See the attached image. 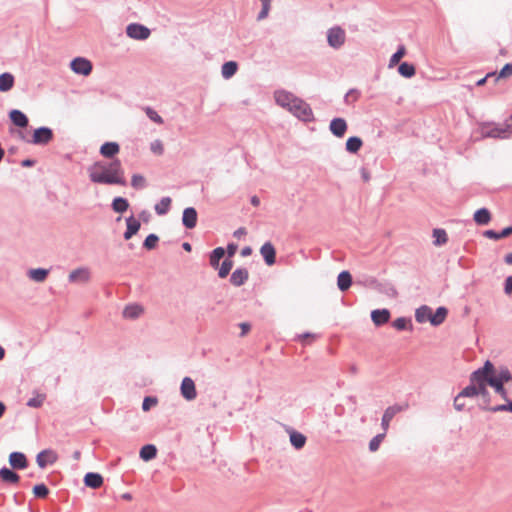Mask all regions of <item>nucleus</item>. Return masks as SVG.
Segmentation results:
<instances>
[{
  "instance_id": "f257e3e1",
  "label": "nucleus",
  "mask_w": 512,
  "mask_h": 512,
  "mask_svg": "<svg viewBox=\"0 0 512 512\" xmlns=\"http://www.w3.org/2000/svg\"><path fill=\"white\" fill-rule=\"evenodd\" d=\"M508 382L512 383L510 372L507 369L496 372L492 362L487 360L483 367L471 374L470 384L455 398L454 406L457 410H462L465 406L462 401L464 397L480 396L482 399L481 406L484 409V405L487 403V397L489 396V392L487 391L488 385L494 388L495 392L498 393L503 400H507L505 384Z\"/></svg>"
},
{
  "instance_id": "f03ea898",
  "label": "nucleus",
  "mask_w": 512,
  "mask_h": 512,
  "mask_svg": "<svg viewBox=\"0 0 512 512\" xmlns=\"http://www.w3.org/2000/svg\"><path fill=\"white\" fill-rule=\"evenodd\" d=\"M91 182L105 185H126L125 172L121 161H97L88 168Z\"/></svg>"
},
{
  "instance_id": "7ed1b4c3",
  "label": "nucleus",
  "mask_w": 512,
  "mask_h": 512,
  "mask_svg": "<svg viewBox=\"0 0 512 512\" xmlns=\"http://www.w3.org/2000/svg\"><path fill=\"white\" fill-rule=\"evenodd\" d=\"M447 314L448 310L445 307H439L433 312L432 308L423 305L416 310L415 319L418 323L430 322L433 326H438L445 321Z\"/></svg>"
},
{
  "instance_id": "20e7f679",
  "label": "nucleus",
  "mask_w": 512,
  "mask_h": 512,
  "mask_svg": "<svg viewBox=\"0 0 512 512\" xmlns=\"http://www.w3.org/2000/svg\"><path fill=\"white\" fill-rule=\"evenodd\" d=\"M326 34L328 45L334 49H339L346 41V32L340 26L331 27Z\"/></svg>"
},
{
  "instance_id": "39448f33",
  "label": "nucleus",
  "mask_w": 512,
  "mask_h": 512,
  "mask_svg": "<svg viewBox=\"0 0 512 512\" xmlns=\"http://www.w3.org/2000/svg\"><path fill=\"white\" fill-rule=\"evenodd\" d=\"M289 112L295 115L302 121H311L313 120V112L310 106L301 99H297L293 106L290 108Z\"/></svg>"
},
{
  "instance_id": "423d86ee",
  "label": "nucleus",
  "mask_w": 512,
  "mask_h": 512,
  "mask_svg": "<svg viewBox=\"0 0 512 512\" xmlns=\"http://www.w3.org/2000/svg\"><path fill=\"white\" fill-rule=\"evenodd\" d=\"M408 408V404H394L392 406H389L384 411V414L382 416L381 420V427L384 432H387L390 426L391 420L397 415L398 413L406 410Z\"/></svg>"
},
{
  "instance_id": "0eeeda50",
  "label": "nucleus",
  "mask_w": 512,
  "mask_h": 512,
  "mask_svg": "<svg viewBox=\"0 0 512 512\" xmlns=\"http://www.w3.org/2000/svg\"><path fill=\"white\" fill-rule=\"evenodd\" d=\"M126 34L136 40H145L150 36V30L141 24L132 23L126 28Z\"/></svg>"
},
{
  "instance_id": "6e6552de",
  "label": "nucleus",
  "mask_w": 512,
  "mask_h": 512,
  "mask_svg": "<svg viewBox=\"0 0 512 512\" xmlns=\"http://www.w3.org/2000/svg\"><path fill=\"white\" fill-rule=\"evenodd\" d=\"M276 103L288 111L298 99L292 93L285 90H278L274 93Z\"/></svg>"
},
{
  "instance_id": "1a4fd4ad",
  "label": "nucleus",
  "mask_w": 512,
  "mask_h": 512,
  "mask_svg": "<svg viewBox=\"0 0 512 512\" xmlns=\"http://www.w3.org/2000/svg\"><path fill=\"white\" fill-rule=\"evenodd\" d=\"M481 135L482 137L507 138V134L503 131V125L483 124L481 126Z\"/></svg>"
},
{
  "instance_id": "9d476101",
  "label": "nucleus",
  "mask_w": 512,
  "mask_h": 512,
  "mask_svg": "<svg viewBox=\"0 0 512 512\" xmlns=\"http://www.w3.org/2000/svg\"><path fill=\"white\" fill-rule=\"evenodd\" d=\"M512 76V66H503L501 71L496 74L495 72L487 73L486 76L477 81V85L481 86L486 81L492 79L494 83L498 82L501 79H506Z\"/></svg>"
},
{
  "instance_id": "9b49d317",
  "label": "nucleus",
  "mask_w": 512,
  "mask_h": 512,
  "mask_svg": "<svg viewBox=\"0 0 512 512\" xmlns=\"http://www.w3.org/2000/svg\"><path fill=\"white\" fill-rule=\"evenodd\" d=\"M180 391L181 395L188 401L194 400L197 396L195 383L190 377H185L182 380Z\"/></svg>"
},
{
  "instance_id": "f8f14e48",
  "label": "nucleus",
  "mask_w": 512,
  "mask_h": 512,
  "mask_svg": "<svg viewBox=\"0 0 512 512\" xmlns=\"http://www.w3.org/2000/svg\"><path fill=\"white\" fill-rule=\"evenodd\" d=\"M53 137L52 130L47 127H41L34 131L32 140L33 144H47Z\"/></svg>"
},
{
  "instance_id": "ddd939ff",
  "label": "nucleus",
  "mask_w": 512,
  "mask_h": 512,
  "mask_svg": "<svg viewBox=\"0 0 512 512\" xmlns=\"http://www.w3.org/2000/svg\"><path fill=\"white\" fill-rule=\"evenodd\" d=\"M68 279L71 283H86L90 280V270L88 268H78L70 272Z\"/></svg>"
},
{
  "instance_id": "4468645a",
  "label": "nucleus",
  "mask_w": 512,
  "mask_h": 512,
  "mask_svg": "<svg viewBox=\"0 0 512 512\" xmlns=\"http://www.w3.org/2000/svg\"><path fill=\"white\" fill-rule=\"evenodd\" d=\"M57 460V454L52 450L41 451L36 458L37 464L45 468L48 464H53Z\"/></svg>"
},
{
  "instance_id": "2eb2a0df",
  "label": "nucleus",
  "mask_w": 512,
  "mask_h": 512,
  "mask_svg": "<svg viewBox=\"0 0 512 512\" xmlns=\"http://www.w3.org/2000/svg\"><path fill=\"white\" fill-rule=\"evenodd\" d=\"M330 131L336 137H343L347 131V123L343 118H334L330 123Z\"/></svg>"
},
{
  "instance_id": "dca6fc26",
  "label": "nucleus",
  "mask_w": 512,
  "mask_h": 512,
  "mask_svg": "<svg viewBox=\"0 0 512 512\" xmlns=\"http://www.w3.org/2000/svg\"><path fill=\"white\" fill-rule=\"evenodd\" d=\"M9 464L14 469H25L28 466L26 456L21 452H12L9 455Z\"/></svg>"
},
{
  "instance_id": "f3484780",
  "label": "nucleus",
  "mask_w": 512,
  "mask_h": 512,
  "mask_svg": "<svg viewBox=\"0 0 512 512\" xmlns=\"http://www.w3.org/2000/svg\"><path fill=\"white\" fill-rule=\"evenodd\" d=\"M260 253L263 256L266 264L271 266L276 261V251L274 246L270 242H266L260 249Z\"/></svg>"
},
{
  "instance_id": "a211bd4d",
  "label": "nucleus",
  "mask_w": 512,
  "mask_h": 512,
  "mask_svg": "<svg viewBox=\"0 0 512 512\" xmlns=\"http://www.w3.org/2000/svg\"><path fill=\"white\" fill-rule=\"evenodd\" d=\"M183 225L188 228L192 229L197 224V212L194 208L189 207L186 208L183 211V217H182Z\"/></svg>"
},
{
  "instance_id": "6ab92c4d",
  "label": "nucleus",
  "mask_w": 512,
  "mask_h": 512,
  "mask_svg": "<svg viewBox=\"0 0 512 512\" xmlns=\"http://www.w3.org/2000/svg\"><path fill=\"white\" fill-rule=\"evenodd\" d=\"M371 318H372L373 323L376 326H380V325H383V324H385V323H387L389 321V319H390V312L387 309L373 310L372 313H371Z\"/></svg>"
},
{
  "instance_id": "aec40b11",
  "label": "nucleus",
  "mask_w": 512,
  "mask_h": 512,
  "mask_svg": "<svg viewBox=\"0 0 512 512\" xmlns=\"http://www.w3.org/2000/svg\"><path fill=\"white\" fill-rule=\"evenodd\" d=\"M84 483L87 487L97 489L103 485V477L98 473H87L84 477Z\"/></svg>"
},
{
  "instance_id": "412c9836",
  "label": "nucleus",
  "mask_w": 512,
  "mask_h": 512,
  "mask_svg": "<svg viewBox=\"0 0 512 512\" xmlns=\"http://www.w3.org/2000/svg\"><path fill=\"white\" fill-rule=\"evenodd\" d=\"M144 312V308L138 304L128 305L123 310V317L126 319H136Z\"/></svg>"
},
{
  "instance_id": "4be33fe9",
  "label": "nucleus",
  "mask_w": 512,
  "mask_h": 512,
  "mask_svg": "<svg viewBox=\"0 0 512 512\" xmlns=\"http://www.w3.org/2000/svg\"><path fill=\"white\" fill-rule=\"evenodd\" d=\"M248 276H249V274H248L247 269L239 268V269H236L232 273L231 278H230V282L234 286H241L248 279Z\"/></svg>"
},
{
  "instance_id": "5701e85b",
  "label": "nucleus",
  "mask_w": 512,
  "mask_h": 512,
  "mask_svg": "<svg viewBox=\"0 0 512 512\" xmlns=\"http://www.w3.org/2000/svg\"><path fill=\"white\" fill-rule=\"evenodd\" d=\"M126 224H127V230L124 233V238L126 240H128L139 231L141 224L133 216L126 219Z\"/></svg>"
},
{
  "instance_id": "b1692460",
  "label": "nucleus",
  "mask_w": 512,
  "mask_h": 512,
  "mask_svg": "<svg viewBox=\"0 0 512 512\" xmlns=\"http://www.w3.org/2000/svg\"><path fill=\"white\" fill-rule=\"evenodd\" d=\"M9 117L14 125L18 127H26L28 125V118L27 116L21 112L20 110H12L9 113Z\"/></svg>"
},
{
  "instance_id": "393cba45",
  "label": "nucleus",
  "mask_w": 512,
  "mask_h": 512,
  "mask_svg": "<svg viewBox=\"0 0 512 512\" xmlns=\"http://www.w3.org/2000/svg\"><path fill=\"white\" fill-rule=\"evenodd\" d=\"M120 150L119 145L116 142H106L100 148V153L106 158H111L116 155Z\"/></svg>"
},
{
  "instance_id": "a878e982",
  "label": "nucleus",
  "mask_w": 512,
  "mask_h": 512,
  "mask_svg": "<svg viewBox=\"0 0 512 512\" xmlns=\"http://www.w3.org/2000/svg\"><path fill=\"white\" fill-rule=\"evenodd\" d=\"M0 479L5 483L17 484L20 480V477L12 470L8 468H2L0 469Z\"/></svg>"
},
{
  "instance_id": "bb28decb",
  "label": "nucleus",
  "mask_w": 512,
  "mask_h": 512,
  "mask_svg": "<svg viewBox=\"0 0 512 512\" xmlns=\"http://www.w3.org/2000/svg\"><path fill=\"white\" fill-rule=\"evenodd\" d=\"M506 392L508 393V390L505 388ZM507 404H501L497 406H491L490 405V399L489 396L487 397V403L484 405L485 410H489L492 412H499V411H509L512 412V401L509 400V397L507 396V400H505Z\"/></svg>"
},
{
  "instance_id": "cd10ccee",
  "label": "nucleus",
  "mask_w": 512,
  "mask_h": 512,
  "mask_svg": "<svg viewBox=\"0 0 512 512\" xmlns=\"http://www.w3.org/2000/svg\"><path fill=\"white\" fill-rule=\"evenodd\" d=\"M474 221L479 225H486L491 220V214L488 209L481 208L474 213Z\"/></svg>"
},
{
  "instance_id": "c85d7f7f",
  "label": "nucleus",
  "mask_w": 512,
  "mask_h": 512,
  "mask_svg": "<svg viewBox=\"0 0 512 512\" xmlns=\"http://www.w3.org/2000/svg\"><path fill=\"white\" fill-rule=\"evenodd\" d=\"M352 283L351 274L348 271H342L338 275L337 285L341 291H346Z\"/></svg>"
},
{
  "instance_id": "c756f323",
  "label": "nucleus",
  "mask_w": 512,
  "mask_h": 512,
  "mask_svg": "<svg viewBox=\"0 0 512 512\" xmlns=\"http://www.w3.org/2000/svg\"><path fill=\"white\" fill-rule=\"evenodd\" d=\"M512 234V226L504 228L500 233L495 232L494 230H486L484 232V236L493 239V240H499L501 238L508 237Z\"/></svg>"
},
{
  "instance_id": "7c9ffc66",
  "label": "nucleus",
  "mask_w": 512,
  "mask_h": 512,
  "mask_svg": "<svg viewBox=\"0 0 512 512\" xmlns=\"http://www.w3.org/2000/svg\"><path fill=\"white\" fill-rule=\"evenodd\" d=\"M157 449L152 444L144 445L140 450V457L144 461L152 460L156 457Z\"/></svg>"
},
{
  "instance_id": "2f4dec72",
  "label": "nucleus",
  "mask_w": 512,
  "mask_h": 512,
  "mask_svg": "<svg viewBox=\"0 0 512 512\" xmlns=\"http://www.w3.org/2000/svg\"><path fill=\"white\" fill-rule=\"evenodd\" d=\"M14 84V77L10 73H3L0 75V91H9Z\"/></svg>"
},
{
  "instance_id": "473e14b6",
  "label": "nucleus",
  "mask_w": 512,
  "mask_h": 512,
  "mask_svg": "<svg viewBox=\"0 0 512 512\" xmlns=\"http://www.w3.org/2000/svg\"><path fill=\"white\" fill-rule=\"evenodd\" d=\"M48 273L49 271L47 269H31L28 272V276L35 282H43L47 278Z\"/></svg>"
},
{
  "instance_id": "72a5a7b5",
  "label": "nucleus",
  "mask_w": 512,
  "mask_h": 512,
  "mask_svg": "<svg viewBox=\"0 0 512 512\" xmlns=\"http://www.w3.org/2000/svg\"><path fill=\"white\" fill-rule=\"evenodd\" d=\"M290 442L296 449H301L306 443V437L297 431H292L290 433Z\"/></svg>"
},
{
  "instance_id": "f704fd0d",
  "label": "nucleus",
  "mask_w": 512,
  "mask_h": 512,
  "mask_svg": "<svg viewBox=\"0 0 512 512\" xmlns=\"http://www.w3.org/2000/svg\"><path fill=\"white\" fill-rule=\"evenodd\" d=\"M171 202H172V200L170 197L162 198L161 201L155 205L156 213L158 215L166 214L170 208Z\"/></svg>"
},
{
  "instance_id": "c9c22d12",
  "label": "nucleus",
  "mask_w": 512,
  "mask_h": 512,
  "mask_svg": "<svg viewBox=\"0 0 512 512\" xmlns=\"http://www.w3.org/2000/svg\"><path fill=\"white\" fill-rule=\"evenodd\" d=\"M224 254L225 250L222 247L214 249L210 255V265L215 269L218 268L219 261L224 256Z\"/></svg>"
},
{
  "instance_id": "e433bc0d",
  "label": "nucleus",
  "mask_w": 512,
  "mask_h": 512,
  "mask_svg": "<svg viewBox=\"0 0 512 512\" xmlns=\"http://www.w3.org/2000/svg\"><path fill=\"white\" fill-rule=\"evenodd\" d=\"M362 140L359 137H350L346 142V149L351 153H356L362 146Z\"/></svg>"
},
{
  "instance_id": "4c0bfd02",
  "label": "nucleus",
  "mask_w": 512,
  "mask_h": 512,
  "mask_svg": "<svg viewBox=\"0 0 512 512\" xmlns=\"http://www.w3.org/2000/svg\"><path fill=\"white\" fill-rule=\"evenodd\" d=\"M112 207L115 212L123 213L128 209L129 203L126 199L117 197L113 200Z\"/></svg>"
},
{
  "instance_id": "58836bf2",
  "label": "nucleus",
  "mask_w": 512,
  "mask_h": 512,
  "mask_svg": "<svg viewBox=\"0 0 512 512\" xmlns=\"http://www.w3.org/2000/svg\"><path fill=\"white\" fill-rule=\"evenodd\" d=\"M433 237H434V244L437 246L445 244L448 240L447 233L443 229H434Z\"/></svg>"
},
{
  "instance_id": "ea45409f",
  "label": "nucleus",
  "mask_w": 512,
  "mask_h": 512,
  "mask_svg": "<svg viewBox=\"0 0 512 512\" xmlns=\"http://www.w3.org/2000/svg\"><path fill=\"white\" fill-rule=\"evenodd\" d=\"M46 399V395L44 393H37L33 398H31L27 402V406L32 408H39L43 405Z\"/></svg>"
},
{
  "instance_id": "a19ab883",
  "label": "nucleus",
  "mask_w": 512,
  "mask_h": 512,
  "mask_svg": "<svg viewBox=\"0 0 512 512\" xmlns=\"http://www.w3.org/2000/svg\"><path fill=\"white\" fill-rule=\"evenodd\" d=\"M233 261L230 259H225L219 268L218 275L220 278H225L229 274L232 269Z\"/></svg>"
},
{
  "instance_id": "79ce46f5",
  "label": "nucleus",
  "mask_w": 512,
  "mask_h": 512,
  "mask_svg": "<svg viewBox=\"0 0 512 512\" xmlns=\"http://www.w3.org/2000/svg\"><path fill=\"white\" fill-rule=\"evenodd\" d=\"M386 433L387 432H382L381 434H378L376 435L375 437H373L369 443V449L372 451V452H375L379 449V446L381 444V442L383 441V439L385 438L386 436Z\"/></svg>"
},
{
  "instance_id": "37998d69",
  "label": "nucleus",
  "mask_w": 512,
  "mask_h": 512,
  "mask_svg": "<svg viewBox=\"0 0 512 512\" xmlns=\"http://www.w3.org/2000/svg\"><path fill=\"white\" fill-rule=\"evenodd\" d=\"M406 54V49L404 46H400L398 50L391 56L389 64H399L400 60Z\"/></svg>"
},
{
  "instance_id": "c03bdc74",
  "label": "nucleus",
  "mask_w": 512,
  "mask_h": 512,
  "mask_svg": "<svg viewBox=\"0 0 512 512\" xmlns=\"http://www.w3.org/2000/svg\"><path fill=\"white\" fill-rule=\"evenodd\" d=\"M49 493L48 488L44 484L35 485L33 488V494L38 498H45Z\"/></svg>"
},
{
  "instance_id": "a18cd8bd",
  "label": "nucleus",
  "mask_w": 512,
  "mask_h": 512,
  "mask_svg": "<svg viewBox=\"0 0 512 512\" xmlns=\"http://www.w3.org/2000/svg\"><path fill=\"white\" fill-rule=\"evenodd\" d=\"M131 185L135 189H142L145 186V178L142 175L134 174L131 179Z\"/></svg>"
},
{
  "instance_id": "49530a36",
  "label": "nucleus",
  "mask_w": 512,
  "mask_h": 512,
  "mask_svg": "<svg viewBox=\"0 0 512 512\" xmlns=\"http://www.w3.org/2000/svg\"><path fill=\"white\" fill-rule=\"evenodd\" d=\"M144 110H145L147 116L150 118V120H152L153 122H155L157 124L163 123L162 117L160 115H158V113L155 110H153L150 107H146Z\"/></svg>"
},
{
  "instance_id": "de8ad7c7",
  "label": "nucleus",
  "mask_w": 512,
  "mask_h": 512,
  "mask_svg": "<svg viewBox=\"0 0 512 512\" xmlns=\"http://www.w3.org/2000/svg\"><path fill=\"white\" fill-rule=\"evenodd\" d=\"M158 242V237L155 234H150L144 241V247L148 250L155 248Z\"/></svg>"
},
{
  "instance_id": "09e8293b",
  "label": "nucleus",
  "mask_w": 512,
  "mask_h": 512,
  "mask_svg": "<svg viewBox=\"0 0 512 512\" xmlns=\"http://www.w3.org/2000/svg\"><path fill=\"white\" fill-rule=\"evenodd\" d=\"M399 73L404 77H411L415 74V66H398Z\"/></svg>"
},
{
  "instance_id": "8fccbe9b",
  "label": "nucleus",
  "mask_w": 512,
  "mask_h": 512,
  "mask_svg": "<svg viewBox=\"0 0 512 512\" xmlns=\"http://www.w3.org/2000/svg\"><path fill=\"white\" fill-rule=\"evenodd\" d=\"M72 70L77 73L84 76H87L92 71V66H71Z\"/></svg>"
},
{
  "instance_id": "3c124183",
  "label": "nucleus",
  "mask_w": 512,
  "mask_h": 512,
  "mask_svg": "<svg viewBox=\"0 0 512 512\" xmlns=\"http://www.w3.org/2000/svg\"><path fill=\"white\" fill-rule=\"evenodd\" d=\"M408 320L406 318H397L393 321L392 325L397 330H404L407 328Z\"/></svg>"
},
{
  "instance_id": "603ef678",
  "label": "nucleus",
  "mask_w": 512,
  "mask_h": 512,
  "mask_svg": "<svg viewBox=\"0 0 512 512\" xmlns=\"http://www.w3.org/2000/svg\"><path fill=\"white\" fill-rule=\"evenodd\" d=\"M157 404V399L153 397H145L142 403V409L148 411L152 406Z\"/></svg>"
},
{
  "instance_id": "864d4df0",
  "label": "nucleus",
  "mask_w": 512,
  "mask_h": 512,
  "mask_svg": "<svg viewBox=\"0 0 512 512\" xmlns=\"http://www.w3.org/2000/svg\"><path fill=\"white\" fill-rule=\"evenodd\" d=\"M222 75L224 78L228 79L232 77L237 70L238 66H222Z\"/></svg>"
},
{
  "instance_id": "5fc2aeb1",
  "label": "nucleus",
  "mask_w": 512,
  "mask_h": 512,
  "mask_svg": "<svg viewBox=\"0 0 512 512\" xmlns=\"http://www.w3.org/2000/svg\"><path fill=\"white\" fill-rule=\"evenodd\" d=\"M270 8H271V3L262 4V9L258 14L257 19L259 21H261V20H264L265 18H267Z\"/></svg>"
},
{
  "instance_id": "6e6d98bb",
  "label": "nucleus",
  "mask_w": 512,
  "mask_h": 512,
  "mask_svg": "<svg viewBox=\"0 0 512 512\" xmlns=\"http://www.w3.org/2000/svg\"><path fill=\"white\" fill-rule=\"evenodd\" d=\"M503 131L507 134V138L512 136V115L503 124Z\"/></svg>"
},
{
  "instance_id": "4d7b16f0",
  "label": "nucleus",
  "mask_w": 512,
  "mask_h": 512,
  "mask_svg": "<svg viewBox=\"0 0 512 512\" xmlns=\"http://www.w3.org/2000/svg\"><path fill=\"white\" fill-rule=\"evenodd\" d=\"M504 291L506 294L512 293V275L506 278Z\"/></svg>"
},
{
  "instance_id": "13d9d810",
  "label": "nucleus",
  "mask_w": 512,
  "mask_h": 512,
  "mask_svg": "<svg viewBox=\"0 0 512 512\" xmlns=\"http://www.w3.org/2000/svg\"><path fill=\"white\" fill-rule=\"evenodd\" d=\"M70 64H91V63H90V61H88L85 58L76 57L73 60H71Z\"/></svg>"
},
{
  "instance_id": "bf43d9fd",
  "label": "nucleus",
  "mask_w": 512,
  "mask_h": 512,
  "mask_svg": "<svg viewBox=\"0 0 512 512\" xmlns=\"http://www.w3.org/2000/svg\"><path fill=\"white\" fill-rule=\"evenodd\" d=\"M152 150H153L154 152L159 153V154H160V153H162V151H163V146H162L161 142H160V141H156V142H154V143L152 144Z\"/></svg>"
},
{
  "instance_id": "052dcab7",
  "label": "nucleus",
  "mask_w": 512,
  "mask_h": 512,
  "mask_svg": "<svg viewBox=\"0 0 512 512\" xmlns=\"http://www.w3.org/2000/svg\"><path fill=\"white\" fill-rule=\"evenodd\" d=\"M241 336H245L250 331V325L248 323H241Z\"/></svg>"
},
{
  "instance_id": "680f3d73",
  "label": "nucleus",
  "mask_w": 512,
  "mask_h": 512,
  "mask_svg": "<svg viewBox=\"0 0 512 512\" xmlns=\"http://www.w3.org/2000/svg\"><path fill=\"white\" fill-rule=\"evenodd\" d=\"M237 250V246L234 244H229L227 247V253L229 257H232Z\"/></svg>"
},
{
  "instance_id": "e2e57ef3",
  "label": "nucleus",
  "mask_w": 512,
  "mask_h": 512,
  "mask_svg": "<svg viewBox=\"0 0 512 512\" xmlns=\"http://www.w3.org/2000/svg\"><path fill=\"white\" fill-rule=\"evenodd\" d=\"M361 173H362V178L365 182L370 180V174L367 170L363 169Z\"/></svg>"
},
{
  "instance_id": "0e129e2a",
  "label": "nucleus",
  "mask_w": 512,
  "mask_h": 512,
  "mask_svg": "<svg viewBox=\"0 0 512 512\" xmlns=\"http://www.w3.org/2000/svg\"><path fill=\"white\" fill-rule=\"evenodd\" d=\"M251 203H252L253 206H258L260 204V200H259V198L257 196H253L251 198Z\"/></svg>"
},
{
  "instance_id": "69168bd1",
  "label": "nucleus",
  "mask_w": 512,
  "mask_h": 512,
  "mask_svg": "<svg viewBox=\"0 0 512 512\" xmlns=\"http://www.w3.org/2000/svg\"><path fill=\"white\" fill-rule=\"evenodd\" d=\"M505 262L509 265L512 264V252L511 253H508L506 256H505Z\"/></svg>"
},
{
  "instance_id": "338daca9",
  "label": "nucleus",
  "mask_w": 512,
  "mask_h": 512,
  "mask_svg": "<svg viewBox=\"0 0 512 512\" xmlns=\"http://www.w3.org/2000/svg\"><path fill=\"white\" fill-rule=\"evenodd\" d=\"M182 247L187 252H190L192 250V247H191V245L188 242H184Z\"/></svg>"
},
{
  "instance_id": "774afa93",
  "label": "nucleus",
  "mask_w": 512,
  "mask_h": 512,
  "mask_svg": "<svg viewBox=\"0 0 512 512\" xmlns=\"http://www.w3.org/2000/svg\"><path fill=\"white\" fill-rule=\"evenodd\" d=\"M250 253H251V248H249V247L244 248V249L242 250V252H241V254H242L243 256L250 255Z\"/></svg>"
}]
</instances>
